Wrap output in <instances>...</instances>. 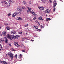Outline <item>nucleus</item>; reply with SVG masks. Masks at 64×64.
<instances>
[{
    "mask_svg": "<svg viewBox=\"0 0 64 64\" xmlns=\"http://www.w3.org/2000/svg\"><path fill=\"white\" fill-rule=\"evenodd\" d=\"M6 37L8 39H10V40H12V39H18V37H20L19 35H18L16 36L13 35L12 36L10 35L9 34H7L6 35Z\"/></svg>",
    "mask_w": 64,
    "mask_h": 64,
    "instance_id": "obj_1",
    "label": "nucleus"
},
{
    "mask_svg": "<svg viewBox=\"0 0 64 64\" xmlns=\"http://www.w3.org/2000/svg\"><path fill=\"white\" fill-rule=\"evenodd\" d=\"M1 2L2 4H4L5 5H6L8 7H9L11 5V2L10 0H6V1L5 0H2Z\"/></svg>",
    "mask_w": 64,
    "mask_h": 64,
    "instance_id": "obj_2",
    "label": "nucleus"
},
{
    "mask_svg": "<svg viewBox=\"0 0 64 64\" xmlns=\"http://www.w3.org/2000/svg\"><path fill=\"white\" fill-rule=\"evenodd\" d=\"M54 9L53 10L54 12H55V10H56V8H55V7L57 5V2L56 1H54Z\"/></svg>",
    "mask_w": 64,
    "mask_h": 64,
    "instance_id": "obj_3",
    "label": "nucleus"
},
{
    "mask_svg": "<svg viewBox=\"0 0 64 64\" xmlns=\"http://www.w3.org/2000/svg\"><path fill=\"white\" fill-rule=\"evenodd\" d=\"M10 58H11L12 60H13V58H14V56H13V54L12 53H10Z\"/></svg>",
    "mask_w": 64,
    "mask_h": 64,
    "instance_id": "obj_4",
    "label": "nucleus"
},
{
    "mask_svg": "<svg viewBox=\"0 0 64 64\" xmlns=\"http://www.w3.org/2000/svg\"><path fill=\"white\" fill-rule=\"evenodd\" d=\"M14 44L16 46L18 47H20V46L19 45V44H18L17 42H14Z\"/></svg>",
    "mask_w": 64,
    "mask_h": 64,
    "instance_id": "obj_5",
    "label": "nucleus"
},
{
    "mask_svg": "<svg viewBox=\"0 0 64 64\" xmlns=\"http://www.w3.org/2000/svg\"><path fill=\"white\" fill-rule=\"evenodd\" d=\"M6 34H7V32H4L2 33L3 36H5L6 35Z\"/></svg>",
    "mask_w": 64,
    "mask_h": 64,
    "instance_id": "obj_6",
    "label": "nucleus"
},
{
    "mask_svg": "<svg viewBox=\"0 0 64 64\" xmlns=\"http://www.w3.org/2000/svg\"><path fill=\"white\" fill-rule=\"evenodd\" d=\"M38 8L40 9L41 10H43L44 8L43 7H38Z\"/></svg>",
    "mask_w": 64,
    "mask_h": 64,
    "instance_id": "obj_7",
    "label": "nucleus"
},
{
    "mask_svg": "<svg viewBox=\"0 0 64 64\" xmlns=\"http://www.w3.org/2000/svg\"><path fill=\"white\" fill-rule=\"evenodd\" d=\"M31 14H32L33 15H34L35 16H37V14H36L33 12H32Z\"/></svg>",
    "mask_w": 64,
    "mask_h": 64,
    "instance_id": "obj_8",
    "label": "nucleus"
},
{
    "mask_svg": "<svg viewBox=\"0 0 64 64\" xmlns=\"http://www.w3.org/2000/svg\"><path fill=\"white\" fill-rule=\"evenodd\" d=\"M0 62H1V63H2V64L4 63V64H7V62H6L5 61H0Z\"/></svg>",
    "mask_w": 64,
    "mask_h": 64,
    "instance_id": "obj_9",
    "label": "nucleus"
},
{
    "mask_svg": "<svg viewBox=\"0 0 64 64\" xmlns=\"http://www.w3.org/2000/svg\"><path fill=\"white\" fill-rule=\"evenodd\" d=\"M2 47V45L0 44V51H1V50H2L3 49V48Z\"/></svg>",
    "mask_w": 64,
    "mask_h": 64,
    "instance_id": "obj_10",
    "label": "nucleus"
},
{
    "mask_svg": "<svg viewBox=\"0 0 64 64\" xmlns=\"http://www.w3.org/2000/svg\"><path fill=\"white\" fill-rule=\"evenodd\" d=\"M17 13L15 12L12 15V17H15L17 15Z\"/></svg>",
    "mask_w": 64,
    "mask_h": 64,
    "instance_id": "obj_11",
    "label": "nucleus"
},
{
    "mask_svg": "<svg viewBox=\"0 0 64 64\" xmlns=\"http://www.w3.org/2000/svg\"><path fill=\"white\" fill-rule=\"evenodd\" d=\"M8 39L6 38V40H5V42L6 43V44H8Z\"/></svg>",
    "mask_w": 64,
    "mask_h": 64,
    "instance_id": "obj_12",
    "label": "nucleus"
},
{
    "mask_svg": "<svg viewBox=\"0 0 64 64\" xmlns=\"http://www.w3.org/2000/svg\"><path fill=\"white\" fill-rule=\"evenodd\" d=\"M46 13H50V10H47L46 11Z\"/></svg>",
    "mask_w": 64,
    "mask_h": 64,
    "instance_id": "obj_13",
    "label": "nucleus"
},
{
    "mask_svg": "<svg viewBox=\"0 0 64 64\" xmlns=\"http://www.w3.org/2000/svg\"><path fill=\"white\" fill-rule=\"evenodd\" d=\"M11 34H16V32L15 31H12L11 32Z\"/></svg>",
    "mask_w": 64,
    "mask_h": 64,
    "instance_id": "obj_14",
    "label": "nucleus"
},
{
    "mask_svg": "<svg viewBox=\"0 0 64 64\" xmlns=\"http://www.w3.org/2000/svg\"><path fill=\"white\" fill-rule=\"evenodd\" d=\"M6 29L7 30H10V28L9 26L7 27H6Z\"/></svg>",
    "mask_w": 64,
    "mask_h": 64,
    "instance_id": "obj_15",
    "label": "nucleus"
},
{
    "mask_svg": "<svg viewBox=\"0 0 64 64\" xmlns=\"http://www.w3.org/2000/svg\"><path fill=\"white\" fill-rule=\"evenodd\" d=\"M41 1L42 2H43V3H46V1L45 0H41Z\"/></svg>",
    "mask_w": 64,
    "mask_h": 64,
    "instance_id": "obj_16",
    "label": "nucleus"
},
{
    "mask_svg": "<svg viewBox=\"0 0 64 64\" xmlns=\"http://www.w3.org/2000/svg\"><path fill=\"white\" fill-rule=\"evenodd\" d=\"M39 19H40V20H42V21H43V19H42V17L41 16L40 17V18H39Z\"/></svg>",
    "mask_w": 64,
    "mask_h": 64,
    "instance_id": "obj_17",
    "label": "nucleus"
},
{
    "mask_svg": "<svg viewBox=\"0 0 64 64\" xmlns=\"http://www.w3.org/2000/svg\"><path fill=\"white\" fill-rule=\"evenodd\" d=\"M27 12L28 13H30H30H32V11H31V10H28L27 11Z\"/></svg>",
    "mask_w": 64,
    "mask_h": 64,
    "instance_id": "obj_18",
    "label": "nucleus"
},
{
    "mask_svg": "<svg viewBox=\"0 0 64 64\" xmlns=\"http://www.w3.org/2000/svg\"><path fill=\"white\" fill-rule=\"evenodd\" d=\"M17 18L18 20H22V18Z\"/></svg>",
    "mask_w": 64,
    "mask_h": 64,
    "instance_id": "obj_19",
    "label": "nucleus"
},
{
    "mask_svg": "<svg viewBox=\"0 0 64 64\" xmlns=\"http://www.w3.org/2000/svg\"><path fill=\"white\" fill-rule=\"evenodd\" d=\"M18 33L20 35H22L23 33L22 32H18Z\"/></svg>",
    "mask_w": 64,
    "mask_h": 64,
    "instance_id": "obj_20",
    "label": "nucleus"
},
{
    "mask_svg": "<svg viewBox=\"0 0 64 64\" xmlns=\"http://www.w3.org/2000/svg\"><path fill=\"white\" fill-rule=\"evenodd\" d=\"M23 3L24 4H26V3H27L25 1H24Z\"/></svg>",
    "mask_w": 64,
    "mask_h": 64,
    "instance_id": "obj_21",
    "label": "nucleus"
},
{
    "mask_svg": "<svg viewBox=\"0 0 64 64\" xmlns=\"http://www.w3.org/2000/svg\"><path fill=\"white\" fill-rule=\"evenodd\" d=\"M28 24H27V25H24V26L25 27H28Z\"/></svg>",
    "mask_w": 64,
    "mask_h": 64,
    "instance_id": "obj_22",
    "label": "nucleus"
},
{
    "mask_svg": "<svg viewBox=\"0 0 64 64\" xmlns=\"http://www.w3.org/2000/svg\"><path fill=\"white\" fill-rule=\"evenodd\" d=\"M22 55L21 54H20V58H22Z\"/></svg>",
    "mask_w": 64,
    "mask_h": 64,
    "instance_id": "obj_23",
    "label": "nucleus"
},
{
    "mask_svg": "<svg viewBox=\"0 0 64 64\" xmlns=\"http://www.w3.org/2000/svg\"><path fill=\"white\" fill-rule=\"evenodd\" d=\"M36 19V16L34 17V18L33 19V20H35Z\"/></svg>",
    "mask_w": 64,
    "mask_h": 64,
    "instance_id": "obj_24",
    "label": "nucleus"
},
{
    "mask_svg": "<svg viewBox=\"0 0 64 64\" xmlns=\"http://www.w3.org/2000/svg\"><path fill=\"white\" fill-rule=\"evenodd\" d=\"M8 16H10L11 15V13H9L8 14Z\"/></svg>",
    "mask_w": 64,
    "mask_h": 64,
    "instance_id": "obj_25",
    "label": "nucleus"
},
{
    "mask_svg": "<svg viewBox=\"0 0 64 64\" xmlns=\"http://www.w3.org/2000/svg\"><path fill=\"white\" fill-rule=\"evenodd\" d=\"M1 40L2 41V42L4 41V39L3 38H1Z\"/></svg>",
    "mask_w": 64,
    "mask_h": 64,
    "instance_id": "obj_26",
    "label": "nucleus"
},
{
    "mask_svg": "<svg viewBox=\"0 0 64 64\" xmlns=\"http://www.w3.org/2000/svg\"><path fill=\"white\" fill-rule=\"evenodd\" d=\"M4 25L5 26H8V24H4Z\"/></svg>",
    "mask_w": 64,
    "mask_h": 64,
    "instance_id": "obj_27",
    "label": "nucleus"
},
{
    "mask_svg": "<svg viewBox=\"0 0 64 64\" xmlns=\"http://www.w3.org/2000/svg\"><path fill=\"white\" fill-rule=\"evenodd\" d=\"M40 26L42 28H44V27H43V26L41 25H40Z\"/></svg>",
    "mask_w": 64,
    "mask_h": 64,
    "instance_id": "obj_28",
    "label": "nucleus"
},
{
    "mask_svg": "<svg viewBox=\"0 0 64 64\" xmlns=\"http://www.w3.org/2000/svg\"><path fill=\"white\" fill-rule=\"evenodd\" d=\"M12 50L13 51H15V50H14V48H12Z\"/></svg>",
    "mask_w": 64,
    "mask_h": 64,
    "instance_id": "obj_29",
    "label": "nucleus"
},
{
    "mask_svg": "<svg viewBox=\"0 0 64 64\" xmlns=\"http://www.w3.org/2000/svg\"><path fill=\"white\" fill-rule=\"evenodd\" d=\"M9 54H6V56H7V57H8L9 56Z\"/></svg>",
    "mask_w": 64,
    "mask_h": 64,
    "instance_id": "obj_30",
    "label": "nucleus"
},
{
    "mask_svg": "<svg viewBox=\"0 0 64 64\" xmlns=\"http://www.w3.org/2000/svg\"><path fill=\"white\" fill-rule=\"evenodd\" d=\"M22 39H24V40H26L27 39V38H22Z\"/></svg>",
    "mask_w": 64,
    "mask_h": 64,
    "instance_id": "obj_31",
    "label": "nucleus"
},
{
    "mask_svg": "<svg viewBox=\"0 0 64 64\" xmlns=\"http://www.w3.org/2000/svg\"><path fill=\"white\" fill-rule=\"evenodd\" d=\"M35 28L36 29H38V26H36L35 27Z\"/></svg>",
    "mask_w": 64,
    "mask_h": 64,
    "instance_id": "obj_32",
    "label": "nucleus"
},
{
    "mask_svg": "<svg viewBox=\"0 0 64 64\" xmlns=\"http://www.w3.org/2000/svg\"><path fill=\"white\" fill-rule=\"evenodd\" d=\"M22 8L23 9H25V8L24 7V6H23V7H22Z\"/></svg>",
    "mask_w": 64,
    "mask_h": 64,
    "instance_id": "obj_33",
    "label": "nucleus"
},
{
    "mask_svg": "<svg viewBox=\"0 0 64 64\" xmlns=\"http://www.w3.org/2000/svg\"><path fill=\"white\" fill-rule=\"evenodd\" d=\"M22 51L23 52H26V51L24 50H22Z\"/></svg>",
    "mask_w": 64,
    "mask_h": 64,
    "instance_id": "obj_34",
    "label": "nucleus"
},
{
    "mask_svg": "<svg viewBox=\"0 0 64 64\" xmlns=\"http://www.w3.org/2000/svg\"><path fill=\"white\" fill-rule=\"evenodd\" d=\"M28 9L29 10H31V8H28Z\"/></svg>",
    "mask_w": 64,
    "mask_h": 64,
    "instance_id": "obj_35",
    "label": "nucleus"
},
{
    "mask_svg": "<svg viewBox=\"0 0 64 64\" xmlns=\"http://www.w3.org/2000/svg\"><path fill=\"white\" fill-rule=\"evenodd\" d=\"M25 47V46L24 45H22V47L23 48H24Z\"/></svg>",
    "mask_w": 64,
    "mask_h": 64,
    "instance_id": "obj_36",
    "label": "nucleus"
},
{
    "mask_svg": "<svg viewBox=\"0 0 64 64\" xmlns=\"http://www.w3.org/2000/svg\"><path fill=\"white\" fill-rule=\"evenodd\" d=\"M10 0L11 1H11L12 2V3H13V2H14L13 0Z\"/></svg>",
    "mask_w": 64,
    "mask_h": 64,
    "instance_id": "obj_37",
    "label": "nucleus"
},
{
    "mask_svg": "<svg viewBox=\"0 0 64 64\" xmlns=\"http://www.w3.org/2000/svg\"><path fill=\"white\" fill-rule=\"evenodd\" d=\"M49 1L50 2V3H52V0H50Z\"/></svg>",
    "mask_w": 64,
    "mask_h": 64,
    "instance_id": "obj_38",
    "label": "nucleus"
},
{
    "mask_svg": "<svg viewBox=\"0 0 64 64\" xmlns=\"http://www.w3.org/2000/svg\"><path fill=\"white\" fill-rule=\"evenodd\" d=\"M17 54H16V55H15V58H17Z\"/></svg>",
    "mask_w": 64,
    "mask_h": 64,
    "instance_id": "obj_39",
    "label": "nucleus"
},
{
    "mask_svg": "<svg viewBox=\"0 0 64 64\" xmlns=\"http://www.w3.org/2000/svg\"><path fill=\"white\" fill-rule=\"evenodd\" d=\"M29 4H31L32 3V2H31L30 1L29 2Z\"/></svg>",
    "mask_w": 64,
    "mask_h": 64,
    "instance_id": "obj_40",
    "label": "nucleus"
},
{
    "mask_svg": "<svg viewBox=\"0 0 64 64\" xmlns=\"http://www.w3.org/2000/svg\"><path fill=\"white\" fill-rule=\"evenodd\" d=\"M22 10H19V11L20 12H22Z\"/></svg>",
    "mask_w": 64,
    "mask_h": 64,
    "instance_id": "obj_41",
    "label": "nucleus"
},
{
    "mask_svg": "<svg viewBox=\"0 0 64 64\" xmlns=\"http://www.w3.org/2000/svg\"><path fill=\"white\" fill-rule=\"evenodd\" d=\"M32 27L33 28H35V26H33Z\"/></svg>",
    "mask_w": 64,
    "mask_h": 64,
    "instance_id": "obj_42",
    "label": "nucleus"
},
{
    "mask_svg": "<svg viewBox=\"0 0 64 64\" xmlns=\"http://www.w3.org/2000/svg\"><path fill=\"white\" fill-rule=\"evenodd\" d=\"M51 20V18H48V20H49V21H50V20Z\"/></svg>",
    "mask_w": 64,
    "mask_h": 64,
    "instance_id": "obj_43",
    "label": "nucleus"
},
{
    "mask_svg": "<svg viewBox=\"0 0 64 64\" xmlns=\"http://www.w3.org/2000/svg\"><path fill=\"white\" fill-rule=\"evenodd\" d=\"M9 46H12V45H11V44H9Z\"/></svg>",
    "mask_w": 64,
    "mask_h": 64,
    "instance_id": "obj_44",
    "label": "nucleus"
},
{
    "mask_svg": "<svg viewBox=\"0 0 64 64\" xmlns=\"http://www.w3.org/2000/svg\"><path fill=\"white\" fill-rule=\"evenodd\" d=\"M46 20H47V21H49V19H48V18H46Z\"/></svg>",
    "mask_w": 64,
    "mask_h": 64,
    "instance_id": "obj_45",
    "label": "nucleus"
},
{
    "mask_svg": "<svg viewBox=\"0 0 64 64\" xmlns=\"http://www.w3.org/2000/svg\"><path fill=\"white\" fill-rule=\"evenodd\" d=\"M18 14H20V12H18Z\"/></svg>",
    "mask_w": 64,
    "mask_h": 64,
    "instance_id": "obj_46",
    "label": "nucleus"
},
{
    "mask_svg": "<svg viewBox=\"0 0 64 64\" xmlns=\"http://www.w3.org/2000/svg\"><path fill=\"white\" fill-rule=\"evenodd\" d=\"M38 24L39 26H41V25H40V23Z\"/></svg>",
    "mask_w": 64,
    "mask_h": 64,
    "instance_id": "obj_47",
    "label": "nucleus"
},
{
    "mask_svg": "<svg viewBox=\"0 0 64 64\" xmlns=\"http://www.w3.org/2000/svg\"><path fill=\"white\" fill-rule=\"evenodd\" d=\"M2 28V27L1 26H0V29H1Z\"/></svg>",
    "mask_w": 64,
    "mask_h": 64,
    "instance_id": "obj_48",
    "label": "nucleus"
},
{
    "mask_svg": "<svg viewBox=\"0 0 64 64\" xmlns=\"http://www.w3.org/2000/svg\"><path fill=\"white\" fill-rule=\"evenodd\" d=\"M38 30H39V31H41V30H40V29H38Z\"/></svg>",
    "mask_w": 64,
    "mask_h": 64,
    "instance_id": "obj_49",
    "label": "nucleus"
},
{
    "mask_svg": "<svg viewBox=\"0 0 64 64\" xmlns=\"http://www.w3.org/2000/svg\"><path fill=\"white\" fill-rule=\"evenodd\" d=\"M31 41L32 42H33L34 41V40H32Z\"/></svg>",
    "mask_w": 64,
    "mask_h": 64,
    "instance_id": "obj_50",
    "label": "nucleus"
},
{
    "mask_svg": "<svg viewBox=\"0 0 64 64\" xmlns=\"http://www.w3.org/2000/svg\"><path fill=\"white\" fill-rule=\"evenodd\" d=\"M36 23H37V22H38V21H36Z\"/></svg>",
    "mask_w": 64,
    "mask_h": 64,
    "instance_id": "obj_51",
    "label": "nucleus"
},
{
    "mask_svg": "<svg viewBox=\"0 0 64 64\" xmlns=\"http://www.w3.org/2000/svg\"><path fill=\"white\" fill-rule=\"evenodd\" d=\"M0 43H1V40H0Z\"/></svg>",
    "mask_w": 64,
    "mask_h": 64,
    "instance_id": "obj_52",
    "label": "nucleus"
},
{
    "mask_svg": "<svg viewBox=\"0 0 64 64\" xmlns=\"http://www.w3.org/2000/svg\"><path fill=\"white\" fill-rule=\"evenodd\" d=\"M0 43H1V40H0Z\"/></svg>",
    "mask_w": 64,
    "mask_h": 64,
    "instance_id": "obj_53",
    "label": "nucleus"
},
{
    "mask_svg": "<svg viewBox=\"0 0 64 64\" xmlns=\"http://www.w3.org/2000/svg\"><path fill=\"white\" fill-rule=\"evenodd\" d=\"M0 61H1L0 60V63H1V62Z\"/></svg>",
    "mask_w": 64,
    "mask_h": 64,
    "instance_id": "obj_54",
    "label": "nucleus"
},
{
    "mask_svg": "<svg viewBox=\"0 0 64 64\" xmlns=\"http://www.w3.org/2000/svg\"><path fill=\"white\" fill-rule=\"evenodd\" d=\"M47 16H48L47 15L46 16V17H47Z\"/></svg>",
    "mask_w": 64,
    "mask_h": 64,
    "instance_id": "obj_55",
    "label": "nucleus"
},
{
    "mask_svg": "<svg viewBox=\"0 0 64 64\" xmlns=\"http://www.w3.org/2000/svg\"><path fill=\"white\" fill-rule=\"evenodd\" d=\"M62 1V2H63V1Z\"/></svg>",
    "mask_w": 64,
    "mask_h": 64,
    "instance_id": "obj_56",
    "label": "nucleus"
},
{
    "mask_svg": "<svg viewBox=\"0 0 64 64\" xmlns=\"http://www.w3.org/2000/svg\"><path fill=\"white\" fill-rule=\"evenodd\" d=\"M5 38V39H6V38Z\"/></svg>",
    "mask_w": 64,
    "mask_h": 64,
    "instance_id": "obj_57",
    "label": "nucleus"
},
{
    "mask_svg": "<svg viewBox=\"0 0 64 64\" xmlns=\"http://www.w3.org/2000/svg\"><path fill=\"white\" fill-rule=\"evenodd\" d=\"M5 38V39H6V38Z\"/></svg>",
    "mask_w": 64,
    "mask_h": 64,
    "instance_id": "obj_58",
    "label": "nucleus"
}]
</instances>
